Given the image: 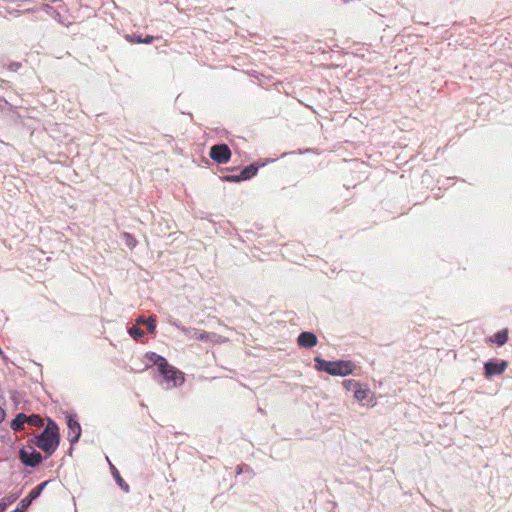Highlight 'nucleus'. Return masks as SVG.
<instances>
[{
    "instance_id": "1",
    "label": "nucleus",
    "mask_w": 512,
    "mask_h": 512,
    "mask_svg": "<svg viewBox=\"0 0 512 512\" xmlns=\"http://www.w3.org/2000/svg\"><path fill=\"white\" fill-rule=\"evenodd\" d=\"M59 429L52 420L48 421L46 428L36 438V446L43 450L46 454L51 455L59 445Z\"/></svg>"
},
{
    "instance_id": "2",
    "label": "nucleus",
    "mask_w": 512,
    "mask_h": 512,
    "mask_svg": "<svg viewBox=\"0 0 512 512\" xmlns=\"http://www.w3.org/2000/svg\"><path fill=\"white\" fill-rule=\"evenodd\" d=\"M158 372L159 376H155L154 379L166 390L180 387L185 382L184 373L169 363L165 365V368L159 369Z\"/></svg>"
},
{
    "instance_id": "3",
    "label": "nucleus",
    "mask_w": 512,
    "mask_h": 512,
    "mask_svg": "<svg viewBox=\"0 0 512 512\" xmlns=\"http://www.w3.org/2000/svg\"><path fill=\"white\" fill-rule=\"evenodd\" d=\"M314 361L317 370L333 376H347L353 372L355 367L351 361H327L320 357H315Z\"/></svg>"
},
{
    "instance_id": "4",
    "label": "nucleus",
    "mask_w": 512,
    "mask_h": 512,
    "mask_svg": "<svg viewBox=\"0 0 512 512\" xmlns=\"http://www.w3.org/2000/svg\"><path fill=\"white\" fill-rule=\"evenodd\" d=\"M209 155L218 164H225L231 157V151L226 144H217L210 148Z\"/></svg>"
},
{
    "instance_id": "5",
    "label": "nucleus",
    "mask_w": 512,
    "mask_h": 512,
    "mask_svg": "<svg viewBox=\"0 0 512 512\" xmlns=\"http://www.w3.org/2000/svg\"><path fill=\"white\" fill-rule=\"evenodd\" d=\"M20 459L25 466L35 467L42 462V455L34 448H23L20 450Z\"/></svg>"
},
{
    "instance_id": "6",
    "label": "nucleus",
    "mask_w": 512,
    "mask_h": 512,
    "mask_svg": "<svg viewBox=\"0 0 512 512\" xmlns=\"http://www.w3.org/2000/svg\"><path fill=\"white\" fill-rule=\"evenodd\" d=\"M508 367L506 360L493 361L489 360L484 363V374L486 378H492L496 375H501Z\"/></svg>"
},
{
    "instance_id": "7",
    "label": "nucleus",
    "mask_w": 512,
    "mask_h": 512,
    "mask_svg": "<svg viewBox=\"0 0 512 512\" xmlns=\"http://www.w3.org/2000/svg\"><path fill=\"white\" fill-rule=\"evenodd\" d=\"M67 426L69 429L68 439L71 444L76 443L81 435V426L75 415L67 416Z\"/></svg>"
},
{
    "instance_id": "8",
    "label": "nucleus",
    "mask_w": 512,
    "mask_h": 512,
    "mask_svg": "<svg viewBox=\"0 0 512 512\" xmlns=\"http://www.w3.org/2000/svg\"><path fill=\"white\" fill-rule=\"evenodd\" d=\"M47 484H48V482L45 481V482L39 484L38 486H36L35 488H33L29 492V494L20 501L21 509L23 510V509H26L28 506H30L32 501L40 496V494L42 493L43 489L45 488V486Z\"/></svg>"
},
{
    "instance_id": "9",
    "label": "nucleus",
    "mask_w": 512,
    "mask_h": 512,
    "mask_svg": "<svg viewBox=\"0 0 512 512\" xmlns=\"http://www.w3.org/2000/svg\"><path fill=\"white\" fill-rule=\"evenodd\" d=\"M298 345L303 348H312L317 344V337L312 332H302L297 339Z\"/></svg>"
},
{
    "instance_id": "10",
    "label": "nucleus",
    "mask_w": 512,
    "mask_h": 512,
    "mask_svg": "<svg viewBox=\"0 0 512 512\" xmlns=\"http://www.w3.org/2000/svg\"><path fill=\"white\" fill-rule=\"evenodd\" d=\"M187 337L204 342H218V340L220 339V336L217 335L216 333H209L205 331L199 332L197 329L196 333L187 335Z\"/></svg>"
},
{
    "instance_id": "11",
    "label": "nucleus",
    "mask_w": 512,
    "mask_h": 512,
    "mask_svg": "<svg viewBox=\"0 0 512 512\" xmlns=\"http://www.w3.org/2000/svg\"><path fill=\"white\" fill-rule=\"evenodd\" d=\"M27 419L28 417L24 413L17 414L10 424L11 429L16 432L21 431L24 424L27 423Z\"/></svg>"
},
{
    "instance_id": "12",
    "label": "nucleus",
    "mask_w": 512,
    "mask_h": 512,
    "mask_svg": "<svg viewBox=\"0 0 512 512\" xmlns=\"http://www.w3.org/2000/svg\"><path fill=\"white\" fill-rule=\"evenodd\" d=\"M146 357L149 361H151L154 365L158 367V370L161 368H165V365L168 364V361L161 355H158L155 352H150L146 354Z\"/></svg>"
},
{
    "instance_id": "13",
    "label": "nucleus",
    "mask_w": 512,
    "mask_h": 512,
    "mask_svg": "<svg viewBox=\"0 0 512 512\" xmlns=\"http://www.w3.org/2000/svg\"><path fill=\"white\" fill-rule=\"evenodd\" d=\"M489 341L496 343L498 346H503L508 341V331L506 329L498 331L489 338Z\"/></svg>"
},
{
    "instance_id": "14",
    "label": "nucleus",
    "mask_w": 512,
    "mask_h": 512,
    "mask_svg": "<svg viewBox=\"0 0 512 512\" xmlns=\"http://www.w3.org/2000/svg\"><path fill=\"white\" fill-rule=\"evenodd\" d=\"M110 468H111V471H112V474H113V477L114 479L116 480L117 484L121 487V489L124 491V492H129V485L123 480V478L121 477L119 471L115 468L114 465H112L110 462Z\"/></svg>"
},
{
    "instance_id": "15",
    "label": "nucleus",
    "mask_w": 512,
    "mask_h": 512,
    "mask_svg": "<svg viewBox=\"0 0 512 512\" xmlns=\"http://www.w3.org/2000/svg\"><path fill=\"white\" fill-rule=\"evenodd\" d=\"M258 171V167L254 164H251L249 166H246L240 173V177H242L243 180H248L256 175Z\"/></svg>"
},
{
    "instance_id": "16",
    "label": "nucleus",
    "mask_w": 512,
    "mask_h": 512,
    "mask_svg": "<svg viewBox=\"0 0 512 512\" xmlns=\"http://www.w3.org/2000/svg\"><path fill=\"white\" fill-rule=\"evenodd\" d=\"M369 394L370 390L368 388H362L359 384L358 388L354 391V398L359 402H363L368 398Z\"/></svg>"
},
{
    "instance_id": "17",
    "label": "nucleus",
    "mask_w": 512,
    "mask_h": 512,
    "mask_svg": "<svg viewBox=\"0 0 512 512\" xmlns=\"http://www.w3.org/2000/svg\"><path fill=\"white\" fill-rule=\"evenodd\" d=\"M128 333H129V335H130L132 338H134V339H136V340L140 339V338H141V337H143V335H144V332H143L141 329H139L138 327H136V326H132V327H130V328L128 329Z\"/></svg>"
},
{
    "instance_id": "18",
    "label": "nucleus",
    "mask_w": 512,
    "mask_h": 512,
    "mask_svg": "<svg viewBox=\"0 0 512 512\" xmlns=\"http://www.w3.org/2000/svg\"><path fill=\"white\" fill-rule=\"evenodd\" d=\"M123 238L125 240V244L130 248L133 249L137 245L136 239L129 233H124Z\"/></svg>"
},
{
    "instance_id": "19",
    "label": "nucleus",
    "mask_w": 512,
    "mask_h": 512,
    "mask_svg": "<svg viewBox=\"0 0 512 512\" xmlns=\"http://www.w3.org/2000/svg\"><path fill=\"white\" fill-rule=\"evenodd\" d=\"M27 417H28L27 423L32 425V426H39V425L43 424L42 419L38 415L32 414V415L27 416Z\"/></svg>"
},
{
    "instance_id": "20",
    "label": "nucleus",
    "mask_w": 512,
    "mask_h": 512,
    "mask_svg": "<svg viewBox=\"0 0 512 512\" xmlns=\"http://www.w3.org/2000/svg\"><path fill=\"white\" fill-rule=\"evenodd\" d=\"M173 325L181 331L185 336L190 335L192 333H196L195 328H186L185 326H182L181 324L174 322Z\"/></svg>"
},
{
    "instance_id": "21",
    "label": "nucleus",
    "mask_w": 512,
    "mask_h": 512,
    "mask_svg": "<svg viewBox=\"0 0 512 512\" xmlns=\"http://www.w3.org/2000/svg\"><path fill=\"white\" fill-rule=\"evenodd\" d=\"M343 386L347 389V390H353L355 391L358 386H359V382L353 380V379H347V380H344L343 381Z\"/></svg>"
},
{
    "instance_id": "22",
    "label": "nucleus",
    "mask_w": 512,
    "mask_h": 512,
    "mask_svg": "<svg viewBox=\"0 0 512 512\" xmlns=\"http://www.w3.org/2000/svg\"><path fill=\"white\" fill-rule=\"evenodd\" d=\"M147 326V331L148 333L150 334H153L155 332V329H156V319L155 317H149L147 319V322L145 324Z\"/></svg>"
},
{
    "instance_id": "23",
    "label": "nucleus",
    "mask_w": 512,
    "mask_h": 512,
    "mask_svg": "<svg viewBox=\"0 0 512 512\" xmlns=\"http://www.w3.org/2000/svg\"><path fill=\"white\" fill-rule=\"evenodd\" d=\"M224 179L226 181H229V182H239V181H242V177H240V174L239 175H230V176H225Z\"/></svg>"
},
{
    "instance_id": "24",
    "label": "nucleus",
    "mask_w": 512,
    "mask_h": 512,
    "mask_svg": "<svg viewBox=\"0 0 512 512\" xmlns=\"http://www.w3.org/2000/svg\"><path fill=\"white\" fill-rule=\"evenodd\" d=\"M130 38V41L132 42H137V43H143V38H141L140 36H133V37H129Z\"/></svg>"
},
{
    "instance_id": "25",
    "label": "nucleus",
    "mask_w": 512,
    "mask_h": 512,
    "mask_svg": "<svg viewBox=\"0 0 512 512\" xmlns=\"http://www.w3.org/2000/svg\"><path fill=\"white\" fill-rule=\"evenodd\" d=\"M153 40H154V37H153V36L148 35V36H146V37L143 39V43H145V44H150V43H152V42H153Z\"/></svg>"
},
{
    "instance_id": "26",
    "label": "nucleus",
    "mask_w": 512,
    "mask_h": 512,
    "mask_svg": "<svg viewBox=\"0 0 512 512\" xmlns=\"http://www.w3.org/2000/svg\"><path fill=\"white\" fill-rule=\"evenodd\" d=\"M147 319H145L143 316H140L136 319L137 324H146Z\"/></svg>"
},
{
    "instance_id": "27",
    "label": "nucleus",
    "mask_w": 512,
    "mask_h": 512,
    "mask_svg": "<svg viewBox=\"0 0 512 512\" xmlns=\"http://www.w3.org/2000/svg\"><path fill=\"white\" fill-rule=\"evenodd\" d=\"M5 418V411L0 407V423L4 420Z\"/></svg>"
},
{
    "instance_id": "28",
    "label": "nucleus",
    "mask_w": 512,
    "mask_h": 512,
    "mask_svg": "<svg viewBox=\"0 0 512 512\" xmlns=\"http://www.w3.org/2000/svg\"><path fill=\"white\" fill-rule=\"evenodd\" d=\"M7 503L6 502H0V512H4L6 509Z\"/></svg>"
},
{
    "instance_id": "29",
    "label": "nucleus",
    "mask_w": 512,
    "mask_h": 512,
    "mask_svg": "<svg viewBox=\"0 0 512 512\" xmlns=\"http://www.w3.org/2000/svg\"><path fill=\"white\" fill-rule=\"evenodd\" d=\"M241 471H242V468L238 467L237 473L239 474V473H241Z\"/></svg>"
},
{
    "instance_id": "30",
    "label": "nucleus",
    "mask_w": 512,
    "mask_h": 512,
    "mask_svg": "<svg viewBox=\"0 0 512 512\" xmlns=\"http://www.w3.org/2000/svg\"><path fill=\"white\" fill-rule=\"evenodd\" d=\"M14 512H21V510L19 508H17Z\"/></svg>"
},
{
    "instance_id": "31",
    "label": "nucleus",
    "mask_w": 512,
    "mask_h": 512,
    "mask_svg": "<svg viewBox=\"0 0 512 512\" xmlns=\"http://www.w3.org/2000/svg\"><path fill=\"white\" fill-rule=\"evenodd\" d=\"M14 512H21V510L19 508H17Z\"/></svg>"
}]
</instances>
